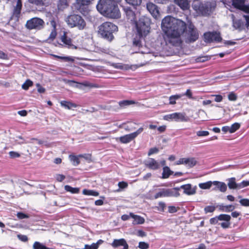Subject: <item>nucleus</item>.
Listing matches in <instances>:
<instances>
[{"mask_svg":"<svg viewBox=\"0 0 249 249\" xmlns=\"http://www.w3.org/2000/svg\"><path fill=\"white\" fill-rule=\"evenodd\" d=\"M173 172L170 170L169 167L164 166L163 168L161 178L163 179L167 178L169 176L173 174Z\"/></svg>","mask_w":249,"mask_h":249,"instance_id":"obj_22","label":"nucleus"},{"mask_svg":"<svg viewBox=\"0 0 249 249\" xmlns=\"http://www.w3.org/2000/svg\"><path fill=\"white\" fill-rule=\"evenodd\" d=\"M161 27L167 44L179 46L183 42L182 36L186 43L194 42L198 38V31L193 24L190 23L187 27L183 21L169 16L162 20Z\"/></svg>","mask_w":249,"mask_h":249,"instance_id":"obj_1","label":"nucleus"},{"mask_svg":"<svg viewBox=\"0 0 249 249\" xmlns=\"http://www.w3.org/2000/svg\"><path fill=\"white\" fill-rule=\"evenodd\" d=\"M235 209V207L232 205H229L226 206V209L223 210V212H230L232 211Z\"/></svg>","mask_w":249,"mask_h":249,"instance_id":"obj_51","label":"nucleus"},{"mask_svg":"<svg viewBox=\"0 0 249 249\" xmlns=\"http://www.w3.org/2000/svg\"><path fill=\"white\" fill-rule=\"evenodd\" d=\"M240 10L245 12V13L249 14V5H245L244 4Z\"/></svg>","mask_w":249,"mask_h":249,"instance_id":"obj_59","label":"nucleus"},{"mask_svg":"<svg viewBox=\"0 0 249 249\" xmlns=\"http://www.w3.org/2000/svg\"><path fill=\"white\" fill-rule=\"evenodd\" d=\"M163 119L168 121L187 122L189 119L184 113L175 112L165 115Z\"/></svg>","mask_w":249,"mask_h":249,"instance_id":"obj_9","label":"nucleus"},{"mask_svg":"<svg viewBox=\"0 0 249 249\" xmlns=\"http://www.w3.org/2000/svg\"><path fill=\"white\" fill-rule=\"evenodd\" d=\"M159 151V149L156 147L151 148L149 150L148 156H150L152 154L158 153Z\"/></svg>","mask_w":249,"mask_h":249,"instance_id":"obj_44","label":"nucleus"},{"mask_svg":"<svg viewBox=\"0 0 249 249\" xmlns=\"http://www.w3.org/2000/svg\"><path fill=\"white\" fill-rule=\"evenodd\" d=\"M146 8L153 18H158L160 17V12L158 7L154 3L149 2L146 4Z\"/></svg>","mask_w":249,"mask_h":249,"instance_id":"obj_12","label":"nucleus"},{"mask_svg":"<svg viewBox=\"0 0 249 249\" xmlns=\"http://www.w3.org/2000/svg\"><path fill=\"white\" fill-rule=\"evenodd\" d=\"M196 135L198 137H205L209 135L208 131H198L196 132Z\"/></svg>","mask_w":249,"mask_h":249,"instance_id":"obj_42","label":"nucleus"},{"mask_svg":"<svg viewBox=\"0 0 249 249\" xmlns=\"http://www.w3.org/2000/svg\"><path fill=\"white\" fill-rule=\"evenodd\" d=\"M209 56H200L198 57L196 59V61L197 62H204L207 61L209 59Z\"/></svg>","mask_w":249,"mask_h":249,"instance_id":"obj_46","label":"nucleus"},{"mask_svg":"<svg viewBox=\"0 0 249 249\" xmlns=\"http://www.w3.org/2000/svg\"><path fill=\"white\" fill-rule=\"evenodd\" d=\"M135 124L129 123H124L120 125V128H124L126 131L129 132L133 131L135 129V127L134 126Z\"/></svg>","mask_w":249,"mask_h":249,"instance_id":"obj_19","label":"nucleus"},{"mask_svg":"<svg viewBox=\"0 0 249 249\" xmlns=\"http://www.w3.org/2000/svg\"><path fill=\"white\" fill-rule=\"evenodd\" d=\"M61 41L67 46L70 47L72 46L71 40L70 38L68 37L66 34L64 33L61 37Z\"/></svg>","mask_w":249,"mask_h":249,"instance_id":"obj_25","label":"nucleus"},{"mask_svg":"<svg viewBox=\"0 0 249 249\" xmlns=\"http://www.w3.org/2000/svg\"><path fill=\"white\" fill-rule=\"evenodd\" d=\"M125 1L133 6L140 5L142 3V0H125Z\"/></svg>","mask_w":249,"mask_h":249,"instance_id":"obj_37","label":"nucleus"},{"mask_svg":"<svg viewBox=\"0 0 249 249\" xmlns=\"http://www.w3.org/2000/svg\"><path fill=\"white\" fill-rule=\"evenodd\" d=\"M28 1L30 3L36 5H42L43 4V0H28Z\"/></svg>","mask_w":249,"mask_h":249,"instance_id":"obj_43","label":"nucleus"},{"mask_svg":"<svg viewBox=\"0 0 249 249\" xmlns=\"http://www.w3.org/2000/svg\"><path fill=\"white\" fill-rule=\"evenodd\" d=\"M57 35L56 30L52 29L50 36L48 38V40L53 41L56 37Z\"/></svg>","mask_w":249,"mask_h":249,"instance_id":"obj_38","label":"nucleus"},{"mask_svg":"<svg viewBox=\"0 0 249 249\" xmlns=\"http://www.w3.org/2000/svg\"><path fill=\"white\" fill-rule=\"evenodd\" d=\"M144 164L151 170H156L160 168V163L153 158H148L145 160Z\"/></svg>","mask_w":249,"mask_h":249,"instance_id":"obj_13","label":"nucleus"},{"mask_svg":"<svg viewBox=\"0 0 249 249\" xmlns=\"http://www.w3.org/2000/svg\"><path fill=\"white\" fill-rule=\"evenodd\" d=\"M243 25V22L241 19H233V27L236 29H240Z\"/></svg>","mask_w":249,"mask_h":249,"instance_id":"obj_28","label":"nucleus"},{"mask_svg":"<svg viewBox=\"0 0 249 249\" xmlns=\"http://www.w3.org/2000/svg\"><path fill=\"white\" fill-rule=\"evenodd\" d=\"M78 157H79V156H76L71 155L69 156L70 160H71V161L72 162V164L74 166H77L80 163V161H79Z\"/></svg>","mask_w":249,"mask_h":249,"instance_id":"obj_31","label":"nucleus"},{"mask_svg":"<svg viewBox=\"0 0 249 249\" xmlns=\"http://www.w3.org/2000/svg\"><path fill=\"white\" fill-rule=\"evenodd\" d=\"M121 0H100L97 4V10L104 16L110 18H118L121 14L118 4Z\"/></svg>","mask_w":249,"mask_h":249,"instance_id":"obj_3","label":"nucleus"},{"mask_svg":"<svg viewBox=\"0 0 249 249\" xmlns=\"http://www.w3.org/2000/svg\"><path fill=\"white\" fill-rule=\"evenodd\" d=\"M219 220L220 221H230L231 220V216L228 214H221L218 216Z\"/></svg>","mask_w":249,"mask_h":249,"instance_id":"obj_36","label":"nucleus"},{"mask_svg":"<svg viewBox=\"0 0 249 249\" xmlns=\"http://www.w3.org/2000/svg\"><path fill=\"white\" fill-rule=\"evenodd\" d=\"M97 249V246L94 245L92 243L91 245L86 244L84 246V249Z\"/></svg>","mask_w":249,"mask_h":249,"instance_id":"obj_52","label":"nucleus"},{"mask_svg":"<svg viewBox=\"0 0 249 249\" xmlns=\"http://www.w3.org/2000/svg\"><path fill=\"white\" fill-rule=\"evenodd\" d=\"M17 217L20 219H22L24 218H28L29 217V216L28 215L26 214L21 212L18 213L17 214Z\"/></svg>","mask_w":249,"mask_h":249,"instance_id":"obj_45","label":"nucleus"},{"mask_svg":"<svg viewBox=\"0 0 249 249\" xmlns=\"http://www.w3.org/2000/svg\"><path fill=\"white\" fill-rule=\"evenodd\" d=\"M248 186H249V181L243 180L241 182L238 183V189H242Z\"/></svg>","mask_w":249,"mask_h":249,"instance_id":"obj_41","label":"nucleus"},{"mask_svg":"<svg viewBox=\"0 0 249 249\" xmlns=\"http://www.w3.org/2000/svg\"><path fill=\"white\" fill-rule=\"evenodd\" d=\"M212 96L214 97V101L220 102L222 101L223 97L220 95H212Z\"/></svg>","mask_w":249,"mask_h":249,"instance_id":"obj_53","label":"nucleus"},{"mask_svg":"<svg viewBox=\"0 0 249 249\" xmlns=\"http://www.w3.org/2000/svg\"><path fill=\"white\" fill-rule=\"evenodd\" d=\"M213 184L215 185L222 192H225L227 190V185L224 182L217 181H213Z\"/></svg>","mask_w":249,"mask_h":249,"instance_id":"obj_23","label":"nucleus"},{"mask_svg":"<svg viewBox=\"0 0 249 249\" xmlns=\"http://www.w3.org/2000/svg\"><path fill=\"white\" fill-rule=\"evenodd\" d=\"M33 84V82L30 79H27L26 81L22 84V88L24 90L28 89L30 87L32 86Z\"/></svg>","mask_w":249,"mask_h":249,"instance_id":"obj_34","label":"nucleus"},{"mask_svg":"<svg viewBox=\"0 0 249 249\" xmlns=\"http://www.w3.org/2000/svg\"><path fill=\"white\" fill-rule=\"evenodd\" d=\"M127 21L133 26L135 37L133 39V44L136 47L141 46V39L149 33L151 19L149 18L142 16L138 20L137 15L130 7H123Z\"/></svg>","mask_w":249,"mask_h":249,"instance_id":"obj_2","label":"nucleus"},{"mask_svg":"<svg viewBox=\"0 0 249 249\" xmlns=\"http://www.w3.org/2000/svg\"><path fill=\"white\" fill-rule=\"evenodd\" d=\"M22 7V3L21 0H18L16 6L15 7L13 12V17H15L18 19L21 12Z\"/></svg>","mask_w":249,"mask_h":249,"instance_id":"obj_17","label":"nucleus"},{"mask_svg":"<svg viewBox=\"0 0 249 249\" xmlns=\"http://www.w3.org/2000/svg\"><path fill=\"white\" fill-rule=\"evenodd\" d=\"M55 57L64 60L66 61H73V59L70 57H67V56H60L56 55H53Z\"/></svg>","mask_w":249,"mask_h":249,"instance_id":"obj_47","label":"nucleus"},{"mask_svg":"<svg viewBox=\"0 0 249 249\" xmlns=\"http://www.w3.org/2000/svg\"><path fill=\"white\" fill-rule=\"evenodd\" d=\"M82 193L84 195L87 196H98L99 194L97 191L88 189H84Z\"/></svg>","mask_w":249,"mask_h":249,"instance_id":"obj_30","label":"nucleus"},{"mask_svg":"<svg viewBox=\"0 0 249 249\" xmlns=\"http://www.w3.org/2000/svg\"><path fill=\"white\" fill-rule=\"evenodd\" d=\"M65 178V177L63 175H57L56 179L58 181H62Z\"/></svg>","mask_w":249,"mask_h":249,"instance_id":"obj_62","label":"nucleus"},{"mask_svg":"<svg viewBox=\"0 0 249 249\" xmlns=\"http://www.w3.org/2000/svg\"><path fill=\"white\" fill-rule=\"evenodd\" d=\"M111 245L113 248H117L120 246H123V249H128V245L127 244L125 239L121 238L120 239H114L113 242L111 244Z\"/></svg>","mask_w":249,"mask_h":249,"instance_id":"obj_15","label":"nucleus"},{"mask_svg":"<svg viewBox=\"0 0 249 249\" xmlns=\"http://www.w3.org/2000/svg\"><path fill=\"white\" fill-rule=\"evenodd\" d=\"M60 104L62 107L68 109H71L77 107L75 104L65 101H61Z\"/></svg>","mask_w":249,"mask_h":249,"instance_id":"obj_26","label":"nucleus"},{"mask_svg":"<svg viewBox=\"0 0 249 249\" xmlns=\"http://www.w3.org/2000/svg\"><path fill=\"white\" fill-rule=\"evenodd\" d=\"M177 211V208L175 206H170L168 207V212L170 213H174Z\"/></svg>","mask_w":249,"mask_h":249,"instance_id":"obj_63","label":"nucleus"},{"mask_svg":"<svg viewBox=\"0 0 249 249\" xmlns=\"http://www.w3.org/2000/svg\"><path fill=\"white\" fill-rule=\"evenodd\" d=\"M128 184L126 182L124 181L119 182L118 183V186L120 188L124 189L127 187Z\"/></svg>","mask_w":249,"mask_h":249,"instance_id":"obj_57","label":"nucleus"},{"mask_svg":"<svg viewBox=\"0 0 249 249\" xmlns=\"http://www.w3.org/2000/svg\"><path fill=\"white\" fill-rule=\"evenodd\" d=\"M143 130V127L139 128L136 131L119 137L120 142L122 143H128L136 138Z\"/></svg>","mask_w":249,"mask_h":249,"instance_id":"obj_10","label":"nucleus"},{"mask_svg":"<svg viewBox=\"0 0 249 249\" xmlns=\"http://www.w3.org/2000/svg\"><path fill=\"white\" fill-rule=\"evenodd\" d=\"M64 188L67 192H69L72 194H78L80 191L79 188H73L68 185H65Z\"/></svg>","mask_w":249,"mask_h":249,"instance_id":"obj_27","label":"nucleus"},{"mask_svg":"<svg viewBox=\"0 0 249 249\" xmlns=\"http://www.w3.org/2000/svg\"><path fill=\"white\" fill-rule=\"evenodd\" d=\"M228 99L230 101H235L237 99V96L234 93L231 92L228 95Z\"/></svg>","mask_w":249,"mask_h":249,"instance_id":"obj_55","label":"nucleus"},{"mask_svg":"<svg viewBox=\"0 0 249 249\" xmlns=\"http://www.w3.org/2000/svg\"><path fill=\"white\" fill-rule=\"evenodd\" d=\"M178 188H173L172 189L162 188L154 196L155 199L162 197L178 196L180 194L178 192Z\"/></svg>","mask_w":249,"mask_h":249,"instance_id":"obj_8","label":"nucleus"},{"mask_svg":"<svg viewBox=\"0 0 249 249\" xmlns=\"http://www.w3.org/2000/svg\"><path fill=\"white\" fill-rule=\"evenodd\" d=\"M215 207L213 206H208L204 208V211L206 213H213L214 211Z\"/></svg>","mask_w":249,"mask_h":249,"instance_id":"obj_40","label":"nucleus"},{"mask_svg":"<svg viewBox=\"0 0 249 249\" xmlns=\"http://www.w3.org/2000/svg\"><path fill=\"white\" fill-rule=\"evenodd\" d=\"M137 235L140 237H144L146 235V234L143 231L139 230L137 232Z\"/></svg>","mask_w":249,"mask_h":249,"instance_id":"obj_64","label":"nucleus"},{"mask_svg":"<svg viewBox=\"0 0 249 249\" xmlns=\"http://www.w3.org/2000/svg\"><path fill=\"white\" fill-rule=\"evenodd\" d=\"M178 188V191L181 189L183 190V193L187 195H194L196 192V187L195 186L194 188L192 187V185L190 184H187L181 185L179 187H176Z\"/></svg>","mask_w":249,"mask_h":249,"instance_id":"obj_14","label":"nucleus"},{"mask_svg":"<svg viewBox=\"0 0 249 249\" xmlns=\"http://www.w3.org/2000/svg\"><path fill=\"white\" fill-rule=\"evenodd\" d=\"M228 186L230 189H238V183L235 182L234 178H230L228 179Z\"/></svg>","mask_w":249,"mask_h":249,"instance_id":"obj_20","label":"nucleus"},{"mask_svg":"<svg viewBox=\"0 0 249 249\" xmlns=\"http://www.w3.org/2000/svg\"><path fill=\"white\" fill-rule=\"evenodd\" d=\"M240 203L244 206H249V199H242L239 201Z\"/></svg>","mask_w":249,"mask_h":249,"instance_id":"obj_48","label":"nucleus"},{"mask_svg":"<svg viewBox=\"0 0 249 249\" xmlns=\"http://www.w3.org/2000/svg\"><path fill=\"white\" fill-rule=\"evenodd\" d=\"M181 97H182V95L181 94H176L174 95H172L169 97V104L170 105H175L176 104V100L179 99Z\"/></svg>","mask_w":249,"mask_h":249,"instance_id":"obj_29","label":"nucleus"},{"mask_svg":"<svg viewBox=\"0 0 249 249\" xmlns=\"http://www.w3.org/2000/svg\"><path fill=\"white\" fill-rule=\"evenodd\" d=\"M50 25H51V27L53 28V29H54L55 30H56V22L54 19L50 20Z\"/></svg>","mask_w":249,"mask_h":249,"instance_id":"obj_61","label":"nucleus"},{"mask_svg":"<svg viewBox=\"0 0 249 249\" xmlns=\"http://www.w3.org/2000/svg\"><path fill=\"white\" fill-rule=\"evenodd\" d=\"M213 184V182L212 181H208L205 183H199L198 186L199 187L202 189H208L210 188L212 186V185Z\"/></svg>","mask_w":249,"mask_h":249,"instance_id":"obj_32","label":"nucleus"},{"mask_svg":"<svg viewBox=\"0 0 249 249\" xmlns=\"http://www.w3.org/2000/svg\"><path fill=\"white\" fill-rule=\"evenodd\" d=\"M18 237L20 240L23 242H26L28 239L27 236L25 235L19 234L18 235Z\"/></svg>","mask_w":249,"mask_h":249,"instance_id":"obj_56","label":"nucleus"},{"mask_svg":"<svg viewBox=\"0 0 249 249\" xmlns=\"http://www.w3.org/2000/svg\"><path fill=\"white\" fill-rule=\"evenodd\" d=\"M9 154L10 157L13 159L18 158L20 157V154L17 152L10 151Z\"/></svg>","mask_w":249,"mask_h":249,"instance_id":"obj_49","label":"nucleus"},{"mask_svg":"<svg viewBox=\"0 0 249 249\" xmlns=\"http://www.w3.org/2000/svg\"><path fill=\"white\" fill-rule=\"evenodd\" d=\"M193 5L194 9L198 11L203 15H209L214 9L215 4L210 1L204 3L199 2Z\"/></svg>","mask_w":249,"mask_h":249,"instance_id":"obj_6","label":"nucleus"},{"mask_svg":"<svg viewBox=\"0 0 249 249\" xmlns=\"http://www.w3.org/2000/svg\"><path fill=\"white\" fill-rule=\"evenodd\" d=\"M205 41L207 42H220L222 40L220 33L218 32H208L204 34Z\"/></svg>","mask_w":249,"mask_h":249,"instance_id":"obj_11","label":"nucleus"},{"mask_svg":"<svg viewBox=\"0 0 249 249\" xmlns=\"http://www.w3.org/2000/svg\"><path fill=\"white\" fill-rule=\"evenodd\" d=\"M219 218L218 216L214 217L210 219V223L211 224H215L218 223L219 221Z\"/></svg>","mask_w":249,"mask_h":249,"instance_id":"obj_54","label":"nucleus"},{"mask_svg":"<svg viewBox=\"0 0 249 249\" xmlns=\"http://www.w3.org/2000/svg\"><path fill=\"white\" fill-rule=\"evenodd\" d=\"M119 105L121 107H124L130 105L136 104V102L133 100H123L119 102Z\"/></svg>","mask_w":249,"mask_h":249,"instance_id":"obj_33","label":"nucleus"},{"mask_svg":"<svg viewBox=\"0 0 249 249\" xmlns=\"http://www.w3.org/2000/svg\"><path fill=\"white\" fill-rule=\"evenodd\" d=\"M25 26L26 29L29 30H41L44 28L45 22L40 18L34 17L28 20Z\"/></svg>","mask_w":249,"mask_h":249,"instance_id":"obj_7","label":"nucleus"},{"mask_svg":"<svg viewBox=\"0 0 249 249\" xmlns=\"http://www.w3.org/2000/svg\"><path fill=\"white\" fill-rule=\"evenodd\" d=\"M138 247L141 249H148L149 247V245L146 242H140Z\"/></svg>","mask_w":249,"mask_h":249,"instance_id":"obj_39","label":"nucleus"},{"mask_svg":"<svg viewBox=\"0 0 249 249\" xmlns=\"http://www.w3.org/2000/svg\"><path fill=\"white\" fill-rule=\"evenodd\" d=\"M66 21L69 27H77L80 30L84 29L86 26L84 19L78 15L73 14L68 16Z\"/></svg>","mask_w":249,"mask_h":249,"instance_id":"obj_5","label":"nucleus"},{"mask_svg":"<svg viewBox=\"0 0 249 249\" xmlns=\"http://www.w3.org/2000/svg\"><path fill=\"white\" fill-rule=\"evenodd\" d=\"M240 127V124L238 123H235L232 124L231 126H230V133H233L238 130Z\"/></svg>","mask_w":249,"mask_h":249,"instance_id":"obj_35","label":"nucleus"},{"mask_svg":"<svg viewBox=\"0 0 249 249\" xmlns=\"http://www.w3.org/2000/svg\"><path fill=\"white\" fill-rule=\"evenodd\" d=\"M189 0H175V3L178 5L182 10H187L189 8Z\"/></svg>","mask_w":249,"mask_h":249,"instance_id":"obj_16","label":"nucleus"},{"mask_svg":"<svg viewBox=\"0 0 249 249\" xmlns=\"http://www.w3.org/2000/svg\"><path fill=\"white\" fill-rule=\"evenodd\" d=\"M230 224L231 223L230 222V221H225L224 222H222L221 223H220L221 226L224 229L228 228Z\"/></svg>","mask_w":249,"mask_h":249,"instance_id":"obj_58","label":"nucleus"},{"mask_svg":"<svg viewBox=\"0 0 249 249\" xmlns=\"http://www.w3.org/2000/svg\"><path fill=\"white\" fill-rule=\"evenodd\" d=\"M182 96L186 95L190 99H192L193 98L192 92L190 89H187L186 90V92L184 94H182Z\"/></svg>","mask_w":249,"mask_h":249,"instance_id":"obj_60","label":"nucleus"},{"mask_svg":"<svg viewBox=\"0 0 249 249\" xmlns=\"http://www.w3.org/2000/svg\"><path fill=\"white\" fill-rule=\"evenodd\" d=\"M231 4L234 7L240 10L245 2V0H231Z\"/></svg>","mask_w":249,"mask_h":249,"instance_id":"obj_24","label":"nucleus"},{"mask_svg":"<svg viewBox=\"0 0 249 249\" xmlns=\"http://www.w3.org/2000/svg\"><path fill=\"white\" fill-rule=\"evenodd\" d=\"M98 28L99 34L108 41H111L114 39L113 34L118 31V27L110 22H104Z\"/></svg>","mask_w":249,"mask_h":249,"instance_id":"obj_4","label":"nucleus"},{"mask_svg":"<svg viewBox=\"0 0 249 249\" xmlns=\"http://www.w3.org/2000/svg\"><path fill=\"white\" fill-rule=\"evenodd\" d=\"M196 161L194 158H185L184 164L188 167H193L196 164Z\"/></svg>","mask_w":249,"mask_h":249,"instance_id":"obj_21","label":"nucleus"},{"mask_svg":"<svg viewBox=\"0 0 249 249\" xmlns=\"http://www.w3.org/2000/svg\"><path fill=\"white\" fill-rule=\"evenodd\" d=\"M36 86L37 88V91L39 93H42L45 92V89L42 87L40 84L37 83L36 84Z\"/></svg>","mask_w":249,"mask_h":249,"instance_id":"obj_50","label":"nucleus"},{"mask_svg":"<svg viewBox=\"0 0 249 249\" xmlns=\"http://www.w3.org/2000/svg\"><path fill=\"white\" fill-rule=\"evenodd\" d=\"M130 215L131 217L134 219L132 222L134 225L142 224L144 223L145 221L144 219L141 216L135 215L133 213H130Z\"/></svg>","mask_w":249,"mask_h":249,"instance_id":"obj_18","label":"nucleus"}]
</instances>
